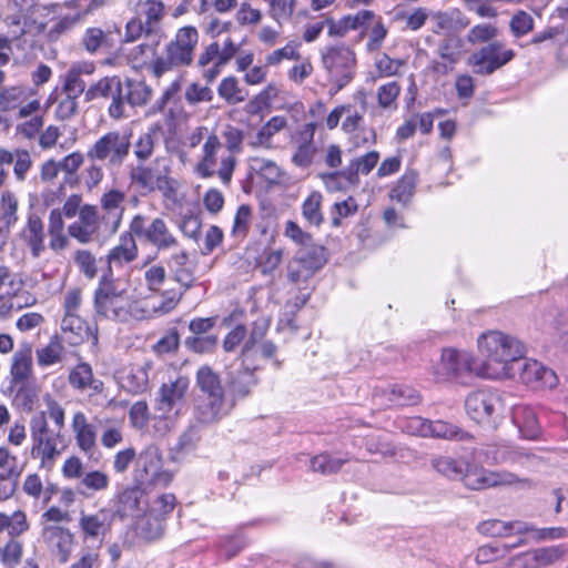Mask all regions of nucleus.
Segmentation results:
<instances>
[{"label":"nucleus","instance_id":"obj_15","mask_svg":"<svg viewBox=\"0 0 568 568\" xmlns=\"http://www.w3.org/2000/svg\"><path fill=\"white\" fill-rule=\"evenodd\" d=\"M255 332L253 331L251 341H248L241 353V364L239 368L227 373L230 396L229 400H233V406L237 399L245 398L257 385L258 379L255 376L256 367L246 364V358L254 342Z\"/></svg>","mask_w":568,"mask_h":568},{"label":"nucleus","instance_id":"obj_58","mask_svg":"<svg viewBox=\"0 0 568 568\" xmlns=\"http://www.w3.org/2000/svg\"><path fill=\"white\" fill-rule=\"evenodd\" d=\"M437 54L442 60L457 64L463 54V41L457 36H448L437 47Z\"/></svg>","mask_w":568,"mask_h":568},{"label":"nucleus","instance_id":"obj_24","mask_svg":"<svg viewBox=\"0 0 568 568\" xmlns=\"http://www.w3.org/2000/svg\"><path fill=\"white\" fill-rule=\"evenodd\" d=\"M374 17L375 13L371 10H361L355 14L344 16L338 20L326 17L327 34L333 38H343L349 31L365 27Z\"/></svg>","mask_w":568,"mask_h":568},{"label":"nucleus","instance_id":"obj_42","mask_svg":"<svg viewBox=\"0 0 568 568\" xmlns=\"http://www.w3.org/2000/svg\"><path fill=\"white\" fill-rule=\"evenodd\" d=\"M36 92L24 85H13L0 91V110L11 111L32 98Z\"/></svg>","mask_w":568,"mask_h":568},{"label":"nucleus","instance_id":"obj_16","mask_svg":"<svg viewBox=\"0 0 568 568\" xmlns=\"http://www.w3.org/2000/svg\"><path fill=\"white\" fill-rule=\"evenodd\" d=\"M124 192L112 189L100 197V229L103 233L114 235L122 223L124 214Z\"/></svg>","mask_w":568,"mask_h":568},{"label":"nucleus","instance_id":"obj_19","mask_svg":"<svg viewBox=\"0 0 568 568\" xmlns=\"http://www.w3.org/2000/svg\"><path fill=\"white\" fill-rule=\"evenodd\" d=\"M531 388H554L558 384L556 373L536 359L518 361L515 366V376Z\"/></svg>","mask_w":568,"mask_h":568},{"label":"nucleus","instance_id":"obj_61","mask_svg":"<svg viewBox=\"0 0 568 568\" xmlns=\"http://www.w3.org/2000/svg\"><path fill=\"white\" fill-rule=\"evenodd\" d=\"M432 467L450 479H458L464 475L463 464L448 456L434 457L432 459Z\"/></svg>","mask_w":568,"mask_h":568},{"label":"nucleus","instance_id":"obj_62","mask_svg":"<svg viewBox=\"0 0 568 568\" xmlns=\"http://www.w3.org/2000/svg\"><path fill=\"white\" fill-rule=\"evenodd\" d=\"M18 201L13 193L6 191L0 199L1 223L6 229H10L18 221Z\"/></svg>","mask_w":568,"mask_h":568},{"label":"nucleus","instance_id":"obj_18","mask_svg":"<svg viewBox=\"0 0 568 568\" xmlns=\"http://www.w3.org/2000/svg\"><path fill=\"white\" fill-rule=\"evenodd\" d=\"M59 339L71 346H78L91 339L92 345H98V327L91 326L79 315L63 316L60 323Z\"/></svg>","mask_w":568,"mask_h":568},{"label":"nucleus","instance_id":"obj_31","mask_svg":"<svg viewBox=\"0 0 568 568\" xmlns=\"http://www.w3.org/2000/svg\"><path fill=\"white\" fill-rule=\"evenodd\" d=\"M21 237L29 246L33 257H39L45 250L43 222L36 213L29 214L27 224L21 232Z\"/></svg>","mask_w":568,"mask_h":568},{"label":"nucleus","instance_id":"obj_5","mask_svg":"<svg viewBox=\"0 0 568 568\" xmlns=\"http://www.w3.org/2000/svg\"><path fill=\"white\" fill-rule=\"evenodd\" d=\"M30 436L31 457L39 459L42 468L51 469L64 446L62 432L49 425L47 413H36L30 419Z\"/></svg>","mask_w":568,"mask_h":568},{"label":"nucleus","instance_id":"obj_37","mask_svg":"<svg viewBox=\"0 0 568 568\" xmlns=\"http://www.w3.org/2000/svg\"><path fill=\"white\" fill-rule=\"evenodd\" d=\"M81 44L90 54L101 50L109 51L114 47V34L111 30H102L98 27L88 28L81 39Z\"/></svg>","mask_w":568,"mask_h":568},{"label":"nucleus","instance_id":"obj_39","mask_svg":"<svg viewBox=\"0 0 568 568\" xmlns=\"http://www.w3.org/2000/svg\"><path fill=\"white\" fill-rule=\"evenodd\" d=\"M185 292L184 290H165L162 292L161 300L158 303H145L143 306L148 311V318L162 316L172 312L178 306Z\"/></svg>","mask_w":568,"mask_h":568},{"label":"nucleus","instance_id":"obj_33","mask_svg":"<svg viewBox=\"0 0 568 568\" xmlns=\"http://www.w3.org/2000/svg\"><path fill=\"white\" fill-rule=\"evenodd\" d=\"M84 539H98L111 527V515L108 510L101 509L92 515L82 514L79 520Z\"/></svg>","mask_w":568,"mask_h":568},{"label":"nucleus","instance_id":"obj_26","mask_svg":"<svg viewBox=\"0 0 568 568\" xmlns=\"http://www.w3.org/2000/svg\"><path fill=\"white\" fill-rule=\"evenodd\" d=\"M135 237L136 235L130 229L120 235L119 243L106 255L109 271L113 265L122 266L136 260L139 248Z\"/></svg>","mask_w":568,"mask_h":568},{"label":"nucleus","instance_id":"obj_10","mask_svg":"<svg viewBox=\"0 0 568 568\" xmlns=\"http://www.w3.org/2000/svg\"><path fill=\"white\" fill-rule=\"evenodd\" d=\"M130 230L136 239L158 251H169L179 246L176 236L162 217L149 220L142 214H135L130 221Z\"/></svg>","mask_w":568,"mask_h":568},{"label":"nucleus","instance_id":"obj_36","mask_svg":"<svg viewBox=\"0 0 568 568\" xmlns=\"http://www.w3.org/2000/svg\"><path fill=\"white\" fill-rule=\"evenodd\" d=\"M161 126L159 124H153L138 136L135 142L131 145L133 146V154L138 163H145L151 159L159 142Z\"/></svg>","mask_w":568,"mask_h":568},{"label":"nucleus","instance_id":"obj_41","mask_svg":"<svg viewBox=\"0 0 568 568\" xmlns=\"http://www.w3.org/2000/svg\"><path fill=\"white\" fill-rule=\"evenodd\" d=\"M295 257L313 274L321 270L327 262L325 247L312 243L301 247Z\"/></svg>","mask_w":568,"mask_h":568},{"label":"nucleus","instance_id":"obj_54","mask_svg":"<svg viewBox=\"0 0 568 568\" xmlns=\"http://www.w3.org/2000/svg\"><path fill=\"white\" fill-rule=\"evenodd\" d=\"M267 3L268 16L278 24L292 19L297 0H264Z\"/></svg>","mask_w":568,"mask_h":568},{"label":"nucleus","instance_id":"obj_21","mask_svg":"<svg viewBox=\"0 0 568 568\" xmlns=\"http://www.w3.org/2000/svg\"><path fill=\"white\" fill-rule=\"evenodd\" d=\"M189 388V381L185 377H179L174 382L163 384L159 389L155 410L160 413V417L166 419L168 415L181 409L185 394Z\"/></svg>","mask_w":568,"mask_h":568},{"label":"nucleus","instance_id":"obj_13","mask_svg":"<svg viewBox=\"0 0 568 568\" xmlns=\"http://www.w3.org/2000/svg\"><path fill=\"white\" fill-rule=\"evenodd\" d=\"M478 359L467 352L445 348L436 367L437 381L458 379L466 373L478 376Z\"/></svg>","mask_w":568,"mask_h":568},{"label":"nucleus","instance_id":"obj_47","mask_svg":"<svg viewBox=\"0 0 568 568\" xmlns=\"http://www.w3.org/2000/svg\"><path fill=\"white\" fill-rule=\"evenodd\" d=\"M417 180L418 174L416 171L405 172L392 189L390 197L399 203L407 204L415 193Z\"/></svg>","mask_w":568,"mask_h":568},{"label":"nucleus","instance_id":"obj_56","mask_svg":"<svg viewBox=\"0 0 568 568\" xmlns=\"http://www.w3.org/2000/svg\"><path fill=\"white\" fill-rule=\"evenodd\" d=\"M286 120L283 116L271 118L256 133L253 146L271 148L272 138L286 126Z\"/></svg>","mask_w":568,"mask_h":568},{"label":"nucleus","instance_id":"obj_27","mask_svg":"<svg viewBox=\"0 0 568 568\" xmlns=\"http://www.w3.org/2000/svg\"><path fill=\"white\" fill-rule=\"evenodd\" d=\"M44 540L55 549L58 561L65 564L70 557L73 546V535L68 528L60 526H47L43 528Z\"/></svg>","mask_w":568,"mask_h":568},{"label":"nucleus","instance_id":"obj_22","mask_svg":"<svg viewBox=\"0 0 568 568\" xmlns=\"http://www.w3.org/2000/svg\"><path fill=\"white\" fill-rule=\"evenodd\" d=\"M225 149L223 155H221V166L219 168L217 175L222 183L227 185L232 180V175L235 169L236 159L235 154L242 150V143L244 134L241 130L229 126L224 131Z\"/></svg>","mask_w":568,"mask_h":568},{"label":"nucleus","instance_id":"obj_14","mask_svg":"<svg viewBox=\"0 0 568 568\" xmlns=\"http://www.w3.org/2000/svg\"><path fill=\"white\" fill-rule=\"evenodd\" d=\"M94 311L98 316L121 323L148 320V311L143 304L131 300L129 295L95 302Z\"/></svg>","mask_w":568,"mask_h":568},{"label":"nucleus","instance_id":"obj_1","mask_svg":"<svg viewBox=\"0 0 568 568\" xmlns=\"http://www.w3.org/2000/svg\"><path fill=\"white\" fill-rule=\"evenodd\" d=\"M477 345L484 357V361H478L479 377L489 379L515 377V366L526 353L523 342L500 331H487L478 336Z\"/></svg>","mask_w":568,"mask_h":568},{"label":"nucleus","instance_id":"obj_8","mask_svg":"<svg viewBox=\"0 0 568 568\" xmlns=\"http://www.w3.org/2000/svg\"><path fill=\"white\" fill-rule=\"evenodd\" d=\"M170 163V159L164 156L155 158L150 164L138 163L130 172L131 182L148 192L158 190L169 196L174 192Z\"/></svg>","mask_w":568,"mask_h":568},{"label":"nucleus","instance_id":"obj_6","mask_svg":"<svg viewBox=\"0 0 568 568\" xmlns=\"http://www.w3.org/2000/svg\"><path fill=\"white\" fill-rule=\"evenodd\" d=\"M321 61L334 85L331 94L337 93L354 79L356 55L349 47L343 43L326 45L321 50Z\"/></svg>","mask_w":568,"mask_h":568},{"label":"nucleus","instance_id":"obj_29","mask_svg":"<svg viewBox=\"0 0 568 568\" xmlns=\"http://www.w3.org/2000/svg\"><path fill=\"white\" fill-rule=\"evenodd\" d=\"M69 383L74 389L91 390L92 395L101 394L104 389V383L94 377L91 365L85 362L79 363L71 369Z\"/></svg>","mask_w":568,"mask_h":568},{"label":"nucleus","instance_id":"obj_38","mask_svg":"<svg viewBox=\"0 0 568 568\" xmlns=\"http://www.w3.org/2000/svg\"><path fill=\"white\" fill-rule=\"evenodd\" d=\"M315 133V125L307 123L304 125L300 133V142L295 153L292 156V161L295 165L301 168L308 166L315 154V146L313 144V138Z\"/></svg>","mask_w":568,"mask_h":568},{"label":"nucleus","instance_id":"obj_49","mask_svg":"<svg viewBox=\"0 0 568 568\" xmlns=\"http://www.w3.org/2000/svg\"><path fill=\"white\" fill-rule=\"evenodd\" d=\"M322 201L323 195L317 191L312 192L304 200L302 204V215L310 225L318 227L324 222Z\"/></svg>","mask_w":568,"mask_h":568},{"label":"nucleus","instance_id":"obj_53","mask_svg":"<svg viewBox=\"0 0 568 568\" xmlns=\"http://www.w3.org/2000/svg\"><path fill=\"white\" fill-rule=\"evenodd\" d=\"M347 462L348 458H335L327 453H322L311 459L310 467L314 473L332 475L336 474Z\"/></svg>","mask_w":568,"mask_h":568},{"label":"nucleus","instance_id":"obj_59","mask_svg":"<svg viewBox=\"0 0 568 568\" xmlns=\"http://www.w3.org/2000/svg\"><path fill=\"white\" fill-rule=\"evenodd\" d=\"M248 165L252 171L268 182H277L281 176L280 168L272 160L260 156H252L248 160Z\"/></svg>","mask_w":568,"mask_h":568},{"label":"nucleus","instance_id":"obj_3","mask_svg":"<svg viewBox=\"0 0 568 568\" xmlns=\"http://www.w3.org/2000/svg\"><path fill=\"white\" fill-rule=\"evenodd\" d=\"M196 385L205 395V399L194 409L199 423H215L232 410L233 400H229L220 375L210 366L203 365L197 369Z\"/></svg>","mask_w":568,"mask_h":568},{"label":"nucleus","instance_id":"obj_2","mask_svg":"<svg viewBox=\"0 0 568 568\" xmlns=\"http://www.w3.org/2000/svg\"><path fill=\"white\" fill-rule=\"evenodd\" d=\"M87 100L104 98L110 100L108 113L111 119L120 120L126 116V106L145 105L152 89L140 80L122 79L119 75L104 77L91 85L85 92Z\"/></svg>","mask_w":568,"mask_h":568},{"label":"nucleus","instance_id":"obj_11","mask_svg":"<svg viewBox=\"0 0 568 568\" xmlns=\"http://www.w3.org/2000/svg\"><path fill=\"white\" fill-rule=\"evenodd\" d=\"M134 479L141 485L166 486L171 481L172 475L163 469V456L158 445L150 444L136 455Z\"/></svg>","mask_w":568,"mask_h":568},{"label":"nucleus","instance_id":"obj_45","mask_svg":"<svg viewBox=\"0 0 568 568\" xmlns=\"http://www.w3.org/2000/svg\"><path fill=\"white\" fill-rule=\"evenodd\" d=\"M217 93L230 105L239 104L248 97V91L241 87L239 80L232 75L221 81Z\"/></svg>","mask_w":568,"mask_h":568},{"label":"nucleus","instance_id":"obj_20","mask_svg":"<svg viewBox=\"0 0 568 568\" xmlns=\"http://www.w3.org/2000/svg\"><path fill=\"white\" fill-rule=\"evenodd\" d=\"M465 485L470 489H486L497 486H507L519 484L521 487H529L530 481L525 478H519L510 471H491L487 469H479L466 474Z\"/></svg>","mask_w":568,"mask_h":568},{"label":"nucleus","instance_id":"obj_50","mask_svg":"<svg viewBox=\"0 0 568 568\" xmlns=\"http://www.w3.org/2000/svg\"><path fill=\"white\" fill-rule=\"evenodd\" d=\"M63 351V342L59 339L58 335L52 336L44 347L37 349L38 364L47 367L60 363Z\"/></svg>","mask_w":568,"mask_h":568},{"label":"nucleus","instance_id":"obj_4","mask_svg":"<svg viewBox=\"0 0 568 568\" xmlns=\"http://www.w3.org/2000/svg\"><path fill=\"white\" fill-rule=\"evenodd\" d=\"M197 42L199 31L195 27L185 26L178 29L174 38L165 44L163 52L152 60L150 64L152 74L161 78L165 73L191 65Z\"/></svg>","mask_w":568,"mask_h":568},{"label":"nucleus","instance_id":"obj_23","mask_svg":"<svg viewBox=\"0 0 568 568\" xmlns=\"http://www.w3.org/2000/svg\"><path fill=\"white\" fill-rule=\"evenodd\" d=\"M223 152H225L224 146L219 136L210 134L202 146V156L195 166L196 173L203 179L217 174L216 166L219 161L221 162Z\"/></svg>","mask_w":568,"mask_h":568},{"label":"nucleus","instance_id":"obj_12","mask_svg":"<svg viewBox=\"0 0 568 568\" xmlns=\"http://www.w3.org/2000/svg\"><path fill=\"white\" fill-rule=\"evenodd\" d=\"M515 58V51L501 41H491L470 54L468 64L479 75H490Z\"/></svg>","mask_w":568,"mask_h":568},{"label":"nucleus","instance_id":"obj_9","mask_svg":"<svg viewBox=\"0 0 568 568\" xmlns=\"http://www.w3.org/2000/svg\"><path fill=\"white\" fill-rule=\"evenodd\" d=\"M465 409L476 423L496 427L503 417L505 404L498 390L481 388L468 394L465 399Z\"/></svg>","mask_w":568,"mask_h":568},{"label":"nucleus","instance_id":"obj_17","mask_svg":"<svg viewBox=\"0 0 568 568\" xmlns=\"http://www.w3.org/2000/svg\"><path fill=\"white\" fill-rule=\"evenodd\" d=\"M378 160L379 153L377 151H369L362 156L352 159L343 170L323 174L322 179L327 187H332L331 183L337 178H343L347 183L356 185L359 182V174H369L378 163Z\"/></svg>","mask_w":568,"mask_h":568},{"label":"nucleus","instance_id":"obj_63","mask_svg":"<svg viewBox=\"0 0 568 568\" xmlns=\"http://www.w3.org/2000/svg\"><path fill=\"white\" fill-rule=\"evenodd\" d=\"M217 342L216 335L187 336L184 339V346L195 354H209L214 352Z\"/></svg>","mask_w":568,"mask_h":568},{"label":"nucleus","instance_id":"obj_34","mask_svg":"<svg viewBox=\"0 0 568 568\" xmlns=\"http://www.w3.org/2000/svg\"><path fill=\"white\" fill-rule=\"evenodd\" d=\"M71 426L79 448L84 453H91L95 446L97 434L94 426L88 422L85 414L82 412L74 413Z\"/></svg>","mask_w":568,"mask_h":568},{"label":"nucleus","instance_id":"obj_52","mask_svg":"<svg viewBox=\"0 0 568 568\" xmlns=\"http://www.w3.org/2000/svg\"><path fill=\"white\" fill-rule=\"evenodd\" d=\"M496 463L504 464H518L524 467H528L536 459L535 455L529 452H525L521 449L513 448V447H500L496 450L494 456Z\"/></svg>","mask_w":568,"mask_h":568},{"label":"nucleus","instance_id":"obj_25","mask_svg":"<svg viewBox=\"0 0 568 568\" xmlns=\"http://www.w3.org/2000/svg\"><path fill=\"white\" fill-rule=\"evenodd\" d=\"M152 364L146 362L142 365H132L119 374L120 386L133 395L142 394L149 388V373Z\"/></svg>","mask_w":568,"mask_h":568},{"label":"nucleus","instance_id":"obj_32","mask_svg":"<svg viewBox=\"0 0 568 568\" xmlns=\"http://www.w3.org/2000/svg\"><path fill=\"white\" fill-rule=\"evenodd\" d=\"M511 419L524 438L535 439L539 435L540 427L532 407L524 404L516 405L513 408Z\"/></svg>","mask_w":568,"mask_h":568},{"label":"nucleus","instance_id":"obj_30","mask_svg":"<svg viewBox=\"0 0 568 568\" xmlns=\"http://www.w3.org/2000/svg\"><path fill=\"white\" fill-rule=\"evenodd\" d=\"M165 263L174 281L181 284L184 291L192 287L195 281L194 271L189 261V254L185 251L182 250L171 254Z\"/></svg>","mask_w":568,"mask_h":568},{"label":"nucleus","instance_id":"obj_46","mask_svg":"<svg viewBox=\"0 0 568 568\" xmlns=\"http://www.w3.org/2000/svg\"><path fill=\"white\" fill-rule=\"evenodd\" d=\"M27 515L16 510L11 515L0 513V532L7 531L10 538H17L29 529Z\"/></svg>","mask_w":568,"mask_h":568},{"label":"nucleus","instance_id":"obj_40","mask_svg":"<svg viewBox=\"0 0 568 568\" xmlns=\"http://www.w3.org/2000/svg\"><path fill=\"white\" fill-rule=\"evenodd\" d=\"M32 371V346L22 344L14 353L11 364V375L14 382H24Z\"/></svg>","mask_w":568,"mask_h":568},{"label":"nucleus","instance_id":"obj_44","mask_svg":"<svg viewBox=\"0 0 568 568\" xmlns=\"http://www.w3.org/2000/svg\"><path fill=\"white\" fill-rule=\"evenodd\" d=\"M165 520L163 517L153 515L150 511L142 517L136 525L138 534L148 541L160 539L164 535Z\"/></svg>","mask_w":568,"mask_h":568},{"label":"nucleus","instance_id":"obj_57","mask_svg":"<svg viewBox=\"0 0 568 568\" xmlns=\"http://www.w3.org/2000/svg\"><path fill=\"white\" fill-rule=\"evenodd\" d=\"M84 154L80 151H74L68 155H65L62 160L59 161V166L61 168V172L65 173L64 183L71 186L79 183V175H77L78 170L84 162Z\"/></svg>","mask_w":568,"mask_h":568},{"label":"nucleus","instance_id":"obj_48","mask_svg":"<svg viewBox=\"0 0 568 568\" xmlns=\"http://www.w3.org/2000/svg\"><path fill=\"white\" fill-rule=\"evenodd\" d=\"M383 395L388 404L396 406L415 405L419 402L418 393L405 385H393L383 390Z\"/></svg>","mask_w":568,"mask_h":568},{"label":"nucleus","instance_id":"obj_28","mask_svg":"<svg viewBox=\"0 0 568 568\" xmlns=\"http://www.w3.org/2000/svg\"><path fill=\"white\" fill-rule=\"evenodd\" d=\"M148 500L140 486L125 488L118 497L116 511L121 517H139L145 510Z\"/></svg>","mask_w":568,"mask_h":568},{"label":"nucleus","instance_id":"obj_60","mask_svg":"<svg viewBox=\"0 0 568 568\" xmlns=\"http://www.w3.org/2000/svg\"><path fill=\"white\" fill-rule=\"evenodd\" d=\"M402 88L398 82L390 81L382 84L377 89L378 106L384 110H396L397 99L400 94Z\"/></svg>","mask_w":568,"mask_h":568},{"label":"nucleus","instance_id":"obj_35","mask_svg":"<svg viewBox=\"0 0 568 568\" xmlns=\"http://www.w3.org/2000/svg\"><path fill=\"white\" fill-rule=\"evenodd\" d=\"M530 529L529 525L524 521H501L490 519L478 525V531L490 537H507L513 534H527Z\"/></svg>","mask_w":568,"mask_h":568},{"label":"nucleus","instance_id":"obj_55","mask_svg":"<svg viewBox=\"0 0 568 568\" xmlns=\"http://www.w3.org/2000/svg\"><path fill=\"white\" fill-rule=\"evenodd\" d=\"M128 291L125 287L121 285L119 281H115L108 276H102L99 282V286L94 292V303L105 300L118 298L122 296H128Z\"/></svg>","mask_w":568,"mask_h":568},{"label":"nucleus","instance_id":"obj_64","mask_svg":"<svg viewBox=\"0 0 568 568\" xmlns=\"http://www.w3.org/2000/svg\"><path fill=\"white\" fill-rule=\"evenodd\" d=\"M184 100L192 106L200 103H207L213 100V91L207 84L203 85L199 82H192L184 91Z\"/></svg>","mask_w":568,"mask_h":568},{"label":"nucleus","instance_id":"obj_43","mask_svg":"<svg viewBox=\"0 0 568 568\" xmlns=\"http://www.w3.org/2000/svg\"><path fill=\"white\" fill-rule=\"evenodd\" d=\"M428 437L455 439L459 442L470 440L473 436L460 429L458 426L447 423L445 420H430L428 422Z\"/></svg>","mask_w":568,"mask_h":568},{"label":"nucleus","instance_id":"obj_51","mask_svg":"<svg viewBox=\"0 0 568 568\" xmlns=\"http://www.w3.org/2000/svg\"><path fill=\"white\" fill-rule=\"evenodd\" d=\"M524 544V539L519 538L518 541L514 544H496V545H485L478 548L476 552V561L478 564H488L498 558L504 557L506 554L511 551L514 548L519 547Z\"/></svg>","mask_w":568,"mask_h":568},{"label":"nucleus","instance_id":"obj_7","mask_svg":"<svg viewBox=\"0 0 568 568\" xmlns=\"http://www.w3.org/2000/svg\"><path fill=\"white\" fill-rule=\"evenodd\" d=\"M130 135L118 130L109 131L98 138L87 150L90 162H100L108 169L122 166L131 150Z\"/></svg>","mask_w":568,"mask_h":568}]
</instances>
